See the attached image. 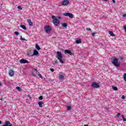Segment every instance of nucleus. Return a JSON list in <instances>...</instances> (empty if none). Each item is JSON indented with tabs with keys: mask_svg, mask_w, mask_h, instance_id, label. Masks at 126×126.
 <instances>
[{
	"mask_svg": "<svg viewBox=\"0 0 126 126\" xmlns=\"http://www.w3.org/2000/svg\"><path fill=\"white\" fill-rule=\"evenodd\" d=\"M14 33L16 35H19L20 34V33L18 32H15Z\"/></svg>",
	"mask_w": 126,
	"mask_h": 126,
	"instance_id": "nucleus-27",
	"label": "nucleus"
},
{
	"mask_svg": "<svg viewBox=\"0 0 126 126\" xmlns=\"http://www.w3.org/2000/svg\"><path fill=\"white\" fill-rule=\"evenodd\" d=\"M14 74H15V73H14V70L10 69L9 71V75L10 77H13L14 75Z\"/></svg>",
	"mask_w": 126,
	"mask_h": 126,
	"instance_id": "nucleus-10",
	"label": "nucleus"
},
{
	"mask_svg": "<svg viewBox=\"0 0 126 126\" xmlns=\"http://www.w3.org/2000/svg\"><path fill=\"white\" fill-rule=\"evenodd\" d=\"M86 30H87V31H91V29L90 28H87Z\"/></svg>",
	"mask_w": 126,
	"mask_h": 126,
	"instance_id": "nucleus-32",
	"label": "nucleus"
},
{
	"mask_svg": "<svg viewBox=\"0 0 126 126\" xmlns=\"http://www.w3.org/2000/svg\"><path fill=\"white\" fill-rule=\"evenodd\" d=\"M28 56L29 57H33V54H31V53H28Z\"/></svg>",
	"mask_w": 126,
	"mask_h": 126,
	"instance_id": "nucleus-26",
	"label": "nucleus"
},
{
	"mask_svg": "<svg viewBox=\"0 0 126 126\" xmlns=\"http://www.w3.org/2000/svg\"><path fill=\"white\" fill-rule=\"evenodd\" d=\"M43 104V102L42 101H38V104L40 108L43 107V105H42Z\"/></svg>",
	"mask_w": 126,
	"mask_h": 126,
	"instance_id": "nucleus-16",
	"label": "nucleus"
},
{
	"mask_svg": "<svg viewBox=\"0 0 126 126\" xmlns=\"http://www.w3.org/2000/svg\"><path fill=\"white\" fill-rule=\"evenodd\" d=\"M112 88H113V90H114V91H117L118 90V88H117V87H115V86H113V87H112Z\"/></svg>",
	"mask_w": 126,
	"mask_h": 126,
	"instance_id": "nucleus-21",
	"label": "nucleus"
},
{
	"mask_svg": "<svg viewBox=\"0 0 126 126\" xmlns=\"http://www.w3.org/2000/svg\"><path fill=\"white\" fill-rule=\"evenodd\" d=\"M118 60L117 59H115L113 60V61L112 62V63L116 67H120V63H118Z\"/></svg>",
	"mask_w": 126,
	"mask_h": 126,
	"instance_id": "nucleus-4",
	"label": "nucleus"
},
{
	"mask_svg": "<svg viewBox=\"0 0 126 126\" xmlns=\"http://www.w3.org/2000/svg\"><path fill=\"white\" fill-rule=\"evenodd\" d=\"M27 22L28 23L29 26H33V22H32L31 19H28Z\"/></svg>",
	"mask_w": 126,
	"mask_h": 126,
	"instance_id": "nucleus-12",
	"label": "nucleus"
},
{
	"mask_svg": "<svg viewBox=\"0 0 126 126\" xmlns=\"http://www.w3.org/2000/svg\"><path fill=\"white\" fill-rule=\"evenodd\" d=\"M56 57L58 58V59L59 60V62L63 64L65 62L64 61H63V54H62V53L60 51H58L57 52V54H56Z\"/></svg>",
	"mask_w": 126,
	"mask_h": 126,
	"instance_id": "nucleus-1",
	"label": "nucleus"
},
{
	"mask_svg": "<svg viewBox=\"0 0 126 126\" xmlns=\"http://www.w3.org/2000/svg\"><path fill=\"white\" fill-rule=\"evenodd\" d=\"M64 53L66 54L67 53L68 54H69L70 55H72V53L71 52V51L70 50H64Z\"/></svg>",
	"mask_w": 126,
	"mask_h": 126,
	"instance_id": "nucleus-13",
	"label": "nucleus"
},
{
	"mask_svg": "<svg viewBox=\"0 0 126 126\" xmlns=\"http://www.w3.org/2000/svg\"><path fill=\"white\" fill-rule=\"evenodd\" d=\"M38 73V70L36 68L33 69L32 71V75L33 76H36L37 73Z\"/></svg>",
	"mask_w": 126,
	"mask_h": 126,
	"instance_id": "nucleus-7",
	"label": "nucleus"
},
{
	"mask_svg": "<svg viewBox=\"0 0 126 126\" xmlns=\"http://www.w3.org/2000/svg\"><path fill=\"white\" fill-rule=\"evenodd\" d=\"M0 85H1V82H0Z\"/></svg>",
	"mask_w": 126,
	"mask_h": 126,
	"instance_id": "nucleus-49",
	"label": "nucleus"
},
{
	"mask_svg": "<svg viewBox=\"0 0 126 126\" xmlns=\"http://www.w3.org/2000/svg\"><path fill=\"white\" fill-rule=\"evenodd\" d=\"M44 31H45L46 33H48L52 31V28L49 25L45 26Z\"/></svg>",
	"mask_w": 126,
	"mask_h": 126,
	"instance_id": "nucleus-3",
	"label": "nucleus"
},
{
	"mask_svg": "<svg viewBox=\"0 0 126 126\" xmlns=\"http://www.w3.org/2000/svg\"><path fill=\"white\" fill-rule=\"evenodd\" d=\"M21 39L23 41H25V38H22V37L21 36Z\"/></svg>",
	"mask_w": 126,
	"mask_h": 126,
	"instance_id": "nucleus-36",
	"label": "nucleus"
},
{
	"mask_svg": "<svg viewBox=\"0 0 126 126\" xmlns=\"http://www.w3.org/2000/svg\"><path fill=\"white\" fill-rule=\"evenodd\" d=\"M124 29L125 30V32L126 33V26L124 27Z\"/></svg>",
	"mask_w": 126,
	"mask_h": 126,
	"instance_id": "nucleus-33",
	"label": "nucleus"
},
{
	"mask_svg": "<svg viewBox=\"0 0 126 126\" xmlns=\"http://www.w3.org/2000/svg\"><path fill=\"white\" fill-rule=\"evenodd\" d=\"M120 115H121V113H118V114H117V117H119L120 116Z\"/></svg>",
	"mask_w": 126,
	"mask_h": 126,
	"instance_id": "nucleus-34",
	"label": "nucleus"
},
{
	"mask_svg": "<svg viewBox=\"0 0 126 126\" xmlns=\"http://www.w3.org/2000/svg\"><path fill=\"white\" fill-rule=\"evenodd\" d=\"M112 1L114 3H116V1L115 0H112Z\"/></svg>",
	"mask_w": 126,
	"mask_h": 126,
	"instance_id": "nucleus-38",
	"label": "nucleus"
},
{
	"mask_svg": "<svg viewBox=\"0 0 126 126\" xmlns=\"http://www.w3.org/2000/svg\"><path fill=\"white\" fill-rule=\"evenodd\" d=\"M17 8H18L19 9L22 10V8L21 7V6H18Z\"/></svg>",
	"mask_w": 126,
	"mask_h": 126,
	"instance_id": "nucleus-30",
	"label": "nucleus"
},
{
	"mask_svg": "<svg viewBox=\"0 0 126 126\" xmlns=\"http://www.w3.org/2000/svg\"><path fill=\"white\" fill-rule=\"evenodd\" d=\"M123 119L124 122H126V118H124V119Z\"/></svg>",
	"mask_w": 126,
	"mask_h": 126,
	"instance_id": "nucleus-40",
	"label": "nucleus"
},
{
	"mask_svg": "<svg viewBox=\"0 0 126 126\" xmlns=\"http://www.w3.org/2000/svg\"><path fill=\"white\" fill-rule=\"evenodd\" d=\"M123 16L124 17H126V14H123Z\"/></svg>",
	"mask_w": 126,
	"mask_h": 126,
	"instance_id": "nucleus-39",
	"label": "nucleus"
},
{
	"mask_svg": "<svg viewBox=\"0 0 126 126\" xmlns=\"http://www.w3.org/2000/svg\"><path fill=\"white\" fill-rule=\"evenodd\" d=\"M8 126H13V125L11 124V125H9Z\"/></svg>",
	"mask_w": 126,
	"mask_h": 126,
	"instance_id": "nucleus-44",
	"label": "nucleus"
},
{
	"mask_svg": "<svg viewBox=\"0 0 126 126\" xmlns=\"http://www.w3.org/2000/svg\"><path fill=\"white\" fill-rule=\"evenodd\" d=\"M92 87L94 88L97 89L100 87V85H99V83H98L94 82L92 84Z\"/></svg>",
	"mask_w": 126,
	"mask_h": 126,
	"instance_id": "nucleus-5",
	"label": "nucleus"
},
{
	"mask_svg": "<svg viewBox=\"0 0 126 126\" xmlns=\"http://www.w3.org/2000/svg\"><path fill=\"white\" fill-rule=\"evenodd\" d=\"M69 4H70V2L68 0H64L62 3L63 5H67Z\"/></svg>",
	"mask_w": 126,
	"mask_h": 126,
	"instance_id": "nucleus-9",
	"label": "nucleus"
},
{
	"mask_svg": "<svg viewBox=\"0 0 126 126\" xmlns=\"http://www.w3.org/2000/svg\"><path fill=\"white\" fill-rule=\"evenodd\" d=\"M38 99H39V100H42L43 99V96L42 95H40L39 96V97L38 98Z\"/></svg>",
	"mask_w": 126,
	"mask_h": 126,
	"instance_id": "nucleus-29",
	"label": "nucleus"
},
{
	"mask_svg": "<svg viewBox=\"0 0 126 126\" xmlns=\"http://www.w3.org/2000/svg\"><path fill=\"white\" fill-rule=\"evenodd\" d=\"M20 63H23V64H25V63H29V62L28 61H27V60L25 59H21V61H20Z\"/></svg>",
	"mask_w": 126,
	"mask_h": 126,
	"instance_id": "nucleus-8",
	"label": "nucleus"
},
{
	"mask_svg": "<svg viewBox=\"0 0 126 126\" xmlns=\"http://www.w3.org/2000/svg\"><path fill=\"white\" fill-rule=\"evenodd\" d=\"M38 76H39L41 78H43L42 75L40 73H38Z\"/></svg>",
	"mask_w": 126,
	"mask_h": 126,
	"instance_id": "nucleus-28",
	"label": "nucleus"
},
{
	"mask_svg": "<svg viewBox=\"0 0 126 126\" xmlns=\"http://www.w3.org/2000/svg\"><path fill=\"white\" fill-rule=\"evenodd\" d=\"M125 98H126V97H125V96H124V95H123L122 97V98L123 99H125Z\"/></svg>",
	"mask_w": 126,
	"mask_h": 126,
	"instance_id": "nucleus-35",
	"label": "nucleus"
},
{
	"mask_svg": "<svg viewBox=\"0 0 126 126\" xmlns=\"http://www.w3.org/2000/svg\"><path fill=\"white\" fill-rule=\"evenodd\" d=\"M16 89L18 90L19 92H21V90H22L21 88L20 87H16Z\"/></svg>",
	"mask_w": 126,
	"mask_h": 126,
	"instance_id": "nucleus-24",
	"label": "nucleus"
},
{
	"mask_svg": "<svg viewBox=\"0 0 126 126\" xmlns=\"http://www.w3.org/2000/svg\"><path fill=\"white\" fill-rule=\"evenodd\" d=\"M76 43L77 44H80L81 43V39H78L76 40Z\"/></svg>",
	"mask_w": 126,
	"mask_h": 126,
	"instance_id": "nucleus-22",
	"label": "nucleus"
},
{
	"mask_svg": "<svg viewBox=\"0 0 126 126\" xmlns=\"http://www.w3.org/2000/svg\"><path fill=\"white\" fill-rule=\"evenodd\" d=\"M63 16H68L70 18L72 19L73 17V15L72 14L70 13H67V12H65L63 14Z\"/></svg>",
	"mask_w": 126,
	"mask_h": 126,
	"instance_id": "nucleus-6",
	"label": "nucleus"
},
{
	"mask_svg": "<svg viewBox=\"0 0 126 126\" xmlns=\"http://www.w3.org/2000/svg\"><path fill=\"white\" fill-rule=\"evenodd\" d=\"M67 110H68V111L71 110V107L70 106H68L67 107Z\"/></svg>",
	"mask_w": 126,
	"mask_h": 126,
	"instance_id": "nucleus-25",
	"label": "nucleus"
},
{
	"mask_svg": "<svg viewBox=\"0 0 126 126\" xmlns=\"http://www.w3.org/2000/svg\"><path fill=\"white\" fill-rule=\"evenodd\" d=\"M35 48L37 50H40L41 49V48L39 47V45L37 43L35 45Z\"/></svg>",
	"mask_w": 126,
	"mask_h": 126,
	"instance_id": "nucleus-17",
	"label": "nucleus"
},
{
	"mask_svg": "<svg viewBox=\"0 0 126 126\" xmlns=\"http://www.w3.org/2000/svg\"><path fill=\"white\" fill-rule=\"evenodd\" d=\"M52 18L53 20V24L55 26H58V25L60 24L59 20L56 18V16L54 15L52 16Z\"/></svg>",
	"mask_w": 126,
	"mask_h": 126,
	"instance_id": "nucleus-2",
	"label": "nucleus"
},
{
	"mask_svg": "<svg viewBox=\"0 0 126 126\" xmlns=\"http://www.w3.org/2000/svg\"><path fill=\"white\" fill-rule=\"evenodd\" d=\"M23 29L25 30H27V28L24 25H21L20 26Z\"/></svg>",
	"mask_w": 126,
	"mask_h": 126,
	"instance_id": "nucleus-18",
	"label": "nucleus"
},
{
	"mask_svg": "<svg viewBox=\"0 0 126 126\" xmlns=\"http://www.w3.org/2000/svg\"><path fill=\"white\" fill-rule=\"evenodd\" d=\"M104 1H107L108 0H103Z\"/></svg>",
	"mask_w": 126,
	"mask_h": 126,
	"instance_id": "nucleus-47",
	"label": "nucleus"
},
{
	"mask_svg": "<svg viewBox=\"0 0 126 126\" xmlns=\"http://www.w3.org/2000/svg\"><path fill=\"white\" fill-rule=\"evenodd\" d=\"M50 70H51V72H53L54 71V70L53 68H50Z\"/></svg>",
	"mask_w": 126,
	"mask_h": 126,
	"instance_id": "nucleus-31",
	"label": "nucleus"
},
{
	"mask_svg": "<svg viewBox=\"0 0 126 126\" xmlns=\"http://www.w3.org/2000/svg\"><path fill=\"white\" fill-rule=\"evenodd\" d=\"M122 119H123L125 118V116H124L123 115L122 116Z\"/></svg>",
	"mask_w": 126,
	"mask_h": 126,
	"instance_id": "nucleus-41",
	"label": "nucleus"
},
{
	"mask_svg": "<svg viewBox=\"0 0 126 126\" xmlns=\"http://www.w3.org/2000/svg\"><path fill=\"white\" fill-rule=\"evenodd\" d=\"M0 100H1V101H2V100H3V98H1L0 99Z\"/></svg>",
	"mask_w": 126,
	"mask_h": 126,
	"instance_id": "nucleus-45",
	"label": "nucleus"
},
{
	"mask_svg": "<svg viewBox=\"0 0 126 126\" xmlns=\"http://www.w3.org/2000/svg\"><path fill=\"white\" fill-rule=\"evenodd\" d=\"M84 126H88V125H85Z\"/></svg>",
	"mask_w": 126,
	"mask_h": 126,
	"instance_id": "nucleus-46",
	"label": "nucleus"
},
{
	"mask_svg": "<svg viewBox=\"0 0 126 126\" xmlns=\"http://www.w3.org/2000/svg\"><path fill=\"white\" fill-rule=\"evenodd\" d=\"M38 54H39V53L38 51L36 50H33V56H37L38 55Z\"/></svg>",
	"mask_w": 126,
	"mask_h": 126,
	"instance_id": "nucleus-11",
	"label": "nucleus"
},
{
	"mask_svg": "<svg viewBox=\"0 0 126 126\" xmlns=\"http://www.w3.org/2000/svg\"><path fill=\"white\" fill-rule=\"evenodd\" d=\"M109 33L111 36H114L115 35L114 34L113 32L112 31H109Z\"/></svg>",
	"mask_w": 126,
	"mask_h": 126,
	"instance_id": "nucleus-20",
	"label": "nucleus"
},
{
	"mask_svg": "<svg viewBox=\"0 0 126 126\" xmlns=\"http://www.w3.org/2000/svg\"><path fill=\"white\" fill-rule=\"evenodd\" d=\"M95 33H93L92 34V36H93V37L94 36V35H95Z\"/></svg>",
	"mask_w": 126,
	"mask_h": 126,
	"instance_id": "nucleus-37",
	"label": "nucleus"
},
{
	"mask_svg": "<svg viewBox=\"0 0 126 126\" xmlns=\"http://www.w3.org/2000/svg\"><path fill=\"white\" fill-rule=\"evenodd\" d=\"M30 98H31V99H32V97H30Z\"/></svg>",
	"mask_w": 126,
	"mask_h": 126,
	"instance_id": "nucleus-48",
	"label": "nucleus"
},
{
	"mask_svg": "<svg viewBox=\"0 0 126 126\" xmlns=\"http://www.w3.org/2000/svg\"><path fill=\"white\" fill-rule=\"evenodd\" d=\"M55 64H57V63H58L57 61H55Z\"/></svg>",
	"mask_w": 126,
	"mask_h": 126,
	"instance_id": "nucleus-42",
	"label": "nucleus"
},
{
	"mask_svg": "<svg viewBox=\"0 0 126 126\" xmlns=\"http://www.w3.org/2000/svg\"><path fill=\"white\" fill-rule=\"evenodd\" d=\"M59 79L60 80H63L64 79V76L63 75H59Z\"/></svg>",
	"mask_w": 126,
	"mask_h": 126,
	"instance_id": "nucleus-14",
	"label": "nucleus"
},
{
	"mask_svg": "<svg viewBox=\"0 0 126 126\" xmlns=\"http://www.w3.org/2000/svg\"><path fill=\"white\" fill-rule=\"evenodd\" d=\"M123 78L125 81H126V73H124L123 75Z\"/></svg>",
	"mask_w": 126,
	"mask_h": 126,
	"instance_id": "nucleus-23",
	"label": "nucleus"
},
{
	"mask_svg": "<svg viewBox=\"0 0 126 126\" xmlns=\"http://www.w3.org/2000/svg\"><path fill=\"white\" fill-rule=\"evenodd\" d=\"M1 124H2L1 121H0V125H1Z\"/></svg>",
	"mask_w": 126,
	"mask_h": 126,
	"instance_id": "nucleus-43",
	"label": "nucleus"
},
{
	"mask_svg": "<svg viewBox=\"0 0 126 126\" xmlns=\"http://www.w3.org/2000/svg\"><path fill=\"white\" fill-rule=\"evenodd\" d=\"M11 124V123L7 121L5 122V125H3V126H9Z\"/></svg>",
	"mask_w": 126,
	"mask_h": 126,
	"instance_id": "nucleus-15",
	"label": "nucleus"
},
{
	"mask_svg": "<svg viewBox=\"0 0 126 126\" xmlns=\"http://www.w3.org/2000/svg\"><path fill=\"white\" fill-rule=\"evenodd\" d=\"M62 26H63V27H64V28H66L67 26V24L65 23H63L62 24Z\"/></svg>",
	"mask_w": 126,
	"mask_h": 126,
	"instance_id": "nucleus-19",
	"label": "nucleus"
}]
</instances>
